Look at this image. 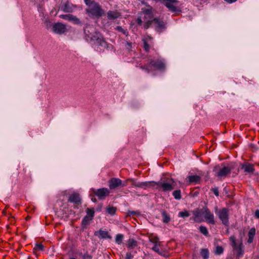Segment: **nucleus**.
<instances>
[{"mask_svg": "<svg viewBox=\"0 0 259 259\" xmlns=\"http://www.w3.org/2000/svg\"><path fill=\"white\" fill-rule=\"evenodd\" d=\"M224 1L229 4H231L232 3H234L236 1H237V0H224Z\"/></svg>", "mask_w": 259, "mask_h": 259, "instance_id": "46", "label": "nucleus"}, {"mask_svg": "<svg viewBox=\"0 0 259 259\" xmlns=\"http://www.w3.org/2000/svg\"><path fill=\"white\" fill-rule=\"evenodd\" d=\"M156 182L151 181V182H140L138 183H133V185L136 187L146 188L147 187H155Z\"/></svg>", "mask_w": 259, "mask_h": 259, "instance_id": "16", "label": "nucleus"}, {"mask_svg": "<svg viewBox=\"0 0 259 259\" xmlns=\"http://www.w3.org/2000/svg\"><path fill=\"white\" fill-rule=\"evenodd\" d=\"M70 259H75V258L72 257V258H70Z\"/></svg>", "mask_w": 259, "mask_h": 259, "instance_id": "50", "label": "nucleus"}, {"mask_svg": "<svg viewBox=\"0 0 259 259\" xmlns=\"http://www.w3.org/2000/svg\"><path fill=\"white\" fill-rule=\"evenodd\" d=\"M199 230L200 232L202 234H203L204 235H205L206 236H208V230H207V229L206 228V227L203 226H201L199 227Z\"/></svg>", "mask_w": 259, "mask_h": 259, "instance_id": "31", "label": "nucleus"}, {"mask_svg": "<svg viewBox=\"0 0 259 259\" xmlns=\"http://www.w3.org/2000/svg\"><path fill=\"white\" fill-rule=\"evenodd\" d=\"M59 17L68 21L72 22L75 24H78L80 23V20L76 16L71 14H64L60 15Z\"/></svg>", "mask_w": 259, "mask_h": 259, "instance_id": "15", "label": "nucleus"}, {"mask_svg": "<svg viewBox=\"0 0 259 259\" xmlns=\"http://www.w3.org/2000/svg\"><path fill=\"white\" fill-rule=\"evenodd\" d=\"M53 30L56 33L62 34L66 32V26L62 23H56L53 26Z\"/></svg>", "mask_w": 259, "mask_h": 259, "instance_id": "10", "label": "nucleus"}, {"mask_svg": "<svg viewBox=\"0 0 259 259\" xmlns=\"http://www.w3.org/2000/svg\"><path fill=\"white\" fill-rule=\"evenodd\" d=\"M44 248V246L41 243H37L34 247V250L36 252L42 250Z\"/></svg>", "mask_w": 259, "mask_h": 259, "instance_id": "29", "label": "nucleus"}, {"mask_svg": "<svg viewBox=\"0 0 259 259\" xmlns=\"http://www.w3.org/2000/svg\"><path fill=\"white\" fill-rule=\"evenodd\" d=\"M193 213L194 217V220L196 222H200L201 221V212L199 209H196L193 211Z\"/></svg>", "mask_w": 259, "mask_h": 259, "instance_id": "23", "label": "nucleus"}, {"mask_svg": "<svg viewBox=\"0 0 259 259\" xmlns=\"http://www.w3.org/2000/svg\"><path fill=\"white\" fill-rule=\"evenodd\" d=\"M126 185L122 181L115 178H112L109 181V187L110 189H114L118 187H124Z\"/></svg>", "mask_w": 259, "mask_h": 259, "instance_id": "8", "label": "nucleus"}, {"mask_svg": "<svg viewBox=\"0 0 259 259\" xmlns=\"http://www.w3.org/2000/svg\"><path fill=\"white\" fill-rule=\"evenodd\" d=\"M152 24H153L155 30L159 33H161L166 29L165 23L161 19L154 18Z\"/></svg>", "mask_w": 259, "mask_h": 259, "instance_id": "7", "label": "nucleus"}, {"mask_svg": "<svg viewBox=\"0 0 259 259\" xmlns=\"http://www.w3.org/2000/svg\"><path fill=\"white\" fill-rule=\"evenodd\" d=\"M84 33L87 41L94 42L95 49L98 52L104 51L105 49H110L112 46L108 44L104 39L102 35L98 32H93V29L87 27L84 29Z\"/></svg>", "mask_w": 259, "mask_h": 259, "instance_id": "1", "label": "nucleus"}, {"mask_svg": "<svg viewBox=\"0 0 259 259\" xmlns=\"http://www.w3.org/2000/svg\"><path fill=\"white\" fill-rule=\"evenodd\" d=\"M202 213L205 220L208 223L211 224H214L215 222L214 220V215L210 211L208 208H204Z\"/></svg>", "mask_w": 259, "mask_h": 259, "instance_id": "12", "label": "nucleus"}, {"mask_svg": "<svg viewBox=\"0 0 259 259\" xmlns=\"http://www.w3.org/2000/svg\"><path fill=\"white\" fill-rule=\"evenodd\" d=\"M116 30L122 32L125 35H128V32L126 30L123 29L121 26H117L116 28Z\"/></svg>", "mask_w": 259, "mask_h": 259, "instance_id": "37", "label": "nucleus"}, {"mask_svg": "<svg viewBox=\"0 0 259 259\" xmlns=\"http://www.w3.org/2000/svg\"><path fill=\"white\" fill-rule=\"evenodd\" d=\"M69 201L78 204L80 202V199L78 194L76 193H73L69 196Z\"/></svg>", "mask_w": 259, "mask_h": 259, "instance_id": "20", "label": "nucleus"}, {"mask_svg": "<svg viewBox=\"0 0 259 259\" xmlns=\"http://www.w3.org/2000/svg\"><path fill=\"white\" fill-rule=\"evenodd\" d=\"M133 256L132 255L131 252H127L126 253V256L125 259H132Z\"/></svg>", "mask_w": 259, "mask_h": 259, "instance_id": "40", "label": "nucleus"}, {"mask_svg": "<svg viewBox=\"0 0 259 259\" xmlns=\"http://www.w3.org/2000/svg\"><path fill=\"white\" fill-rule=\"evenodd\" d=\"M255 216L257 218H259V210L257 209L255 211Z\"/></svg>", "mask_w": 259, "mask_h": 259, "instance_id": "45", "label": "nucleus"}, {"mask_svg": "<svg viewBox=\"0 0 259 259\" xmlns=\"http://www.w3.org/2000/svg\"><path fill=\"white\" fill-rule=\"evenodd\" d=\"M231 169L228 166H224L220 168L216 173L215 176L221 179L225 178L227 175L231 172Z\"/></svg>", "mask_w": 259, "mask_h": 259, "instance_id": "13", "label": "nucleus"}, {"mask_svg": "<svg viewBox=\"0 0 259 259\" xmlns=\"http://www.w3.org/2000/svg\"><path fill=\"white\" fill-rule=\"evenodd\" d=\"M159 239L157 237H154L149 239L150 241L155 244H160L161 242L159 241Z\"/></svg>", "mask_w": 259, "mask_h": 259, "instance_id": "35", "label": "nucleus"}, {"mask_svg": "<svg viewBox=\"0 0 259 259\" xmlns=\"http://www.w3.org/2000/svg\"><path fill=\"white\" fill-rule=\"evenodd\" d=\"M152 40V38L150 36H147L143 39L144 42V47L146 51H148L150 49V46L148 44Z\"/></svg>", "mask_w": 259, "mask_h": 259, "instance_id": "22", "label": "nucleus"}, {"mask_svg": "<svg viewBox=\"0 0 259 259\" xmlns=\"http://www.w3.org/2000/svg\"><path fill=\"white\" fill-rule=\"evenodd\" d=\"M106 210H107V212L109 214H110L111 215H113V214H115L116 209L114 207L109 206L107 207Z\"/></svg>", "mask_w": 259, "mask_h": 259, "instance_id": "34", "label": "nucleus"}, {"mask_svg": "<svg viewBox=\"0 0 259 259\" xmlns=\"http://www.w3.org/2000/svg\"><path fill=\"white\" fill-rule=\"evenodd\" d=\"M188 179L190 183H198L200 180V177L197 175L189 176L188 177Z\"/></svg>", "mask_w": 259, "mask_h": 259, "instance_id": "26", "label": "nucleus"}, {"mask_svg": "<svg viewBox=\"0 0 259 259\" xmlns=\"http://www.w3.org/2000/svg\"><path fill=\"white\" fill-rule=\"evenodd\" d=\"M216 213L222 223L226 226H228L229 225L228 210L227 208H223Z\"/></svg>", "mask_w": 259, "mask_h": 259, "instance_id": "6", "label": "nucleus"}, {"mask_svg": "<svg viewBox=\"0 0 259 259\" xmlns=\"http://www.w3.org/2000/svg\"><path fill=\"white\" fill-rule=\"evenodd\" d=\"M175 182L172 179H162L156 182L155 188L163 191H171L175 188Z\"/></svg>", "mask_w": 259, "mask_h": 259, "instance_id": "4", "label": "nucleus"}, {"mask_svg": "<svg viewBox=\"0 0 259 259\" xmlns=\"http://www.w3.org/2000/svg\"><path fill=\"white\" fill-rule=\"evenodd\" d=\"M127 44L129 46H130L131 45V43H130V42H127Z\"/></svg>", "mask_w": 259, "mask_h": 259, "instance_id": "49", "label": "nucleus"}, {"mask_svg": "<svg viewBox=\"0 0 259 259\" xmlns=\"http://www.w3.org/2000/svg\"><path fill=\"white\" fill-rule=\"evenodd\" d=\"M76 6L74 5L69 2L63 3L61 6V10L65 13H71L75 8Z\"/></svg>", "mask_w": 259, "mask_h": 259, "instance_id": "11", "label": "nucleus"}, {"mask_svg": "<svg viewBox=\"0 0 259 259\" xmlns=\"http://www.w3.org/2000/svg\"><path fill=\"white\" fill-rule=\"evenodd\" d=\"M93 219L91 218L88 217V216H85L84 218L83 219L82 222H81V225L82 227L84 229L86 228V227L90 224V222Z\"/></svg>", "mask_w": 259, "mask_h": 259, "instance_id": "24", "label": "nucleus"}, {"mask_svg": "<svg viewBox=\"0 0 259 259\" xmlns=\"http://www.w3.org/2000/svg\"><path fill=\"white\" fill-rule=\"evenodd\" d=\"M253 237L252 236H248V239L247 242L249 243H251L253 241Z\"/></svg>", "mask_w": 259, "mask_h": 259, "instance_id": "44", "label": "nucleus"}, {"mask_svg": "<svg viewBox=\"0 0 259 259\" xmlns=\"http://www.w3.org/2000/svg\"><path fill=\"white\" fill-rule=\"evenodd\" d=\"M161 245V243L160 244H155L154 246L152 247V249L153 250H154L155 251L157 252V253H158L159 254H162V252H161L160 250H159V246H160Z\"/></svg>", "mask_w": 259, "mask_h": 259, "instance_id": "36", "label": "nucleus"}, {"mask_svg": "<svg viewBox=\"0 0 259 259\" xmlns=\"http://www.w3.org/2000/svg\"><path fill=\"white\" fill-rule=\"evenodd\" d=\"M136 213V212L134 211H130L128 212V214L130 215H133L135 214Z\"/></svg>", "mask_w": 259, "mask_h": 259, "instance_id": "47", "label": "nucleus"}, {"mask_svg": "<svg viewBox=\"0 0 259 259\" xmlns=\"http://www.w3.org/2000/svg\"><path fill=\"white\" fill-rule=\"evenodd\" d=\"M93 193L97 195L100 199H103L106 196L109 195V191L107 188H101L96 190L92 189L91 190Z\"/></svg>", "mask_w": 259, "mask_h": 259, "instance_id": "9", "label": "nucleus"}, {"mask_svg": "<svg viewBox=\"0 0 259 259\" xmlns=\"http://www.w3.org/2000/svg\"><path fill=\"white\" fill-rule=\"evenodd\" d=\"M161 214L162 216V221L165 223H168L170 220V217L169 214H168L165 211L162 210L161 211Z\"/></svg>", "mask_w": 259, "mask_h": 259, "instance_id": "25", "label": "nucleus"}, {"mask_svg": "<svg viewBox=\"0 0 259 259\" xmlns=\"http://www.w3.org/2000/svg\"><path fill=\"white\" fill-rule=\"evenodd\" d=\"M87 13L90 16L99 18L105 14L104 11L102 9L99 3L93 2L92 4L86 9Z\"/></svg>", "mask_w": 259, "mask_h": 259, "instance_id": "3", "label": "nucleus"}, {"mask_svg": "<svg viewBox=\"0 0 259 259\" xmlns=\"http://www.w3.org/2000/svg\"><path fill=\"white\" fill-rule=\"evenodd\" d=\"M190 216V213L187 210H184L183 211H180L178 213V217H181V218H187Z\"/></svg>", "mask_w": 259, "mask_h": 259, "instance_id": "28", "label": "nucleus"}, {"mask_svg": "<svg viewBox=\"0 0 259 259\" xmlns=\"http://www.w3.org/2000/svg\"><path fill=\"white\" fill-rule=\"evenodd\" d=\"M165 66V61L161 58H158L155 60H150L148 64L141 66L140 68L149 73L154 70L164 71Z\"/></svg>", "mask_w": 259, "mask_h": 259, "instance_id": "2", "label": "nucleus"}, {"mask_svg": "<svg viewBox=\"0 0 259 259\" xmlns=\"http://www.w3.org/2000/svg\"><path fill=\"white\" fill-rule=\"evenodd\" d=\"M232 240V246L234 248V250L235 251L236 255L238 256L242 255L243 253L242 248V244L238 245L235 242V239L234 236L231 237Z\"/></svg>", "mask_w": 259, "mask_h": 259, "instance_id": "14", "label": "nucleus"}, {"mask_svg": "<svg viewBox=\"0 0 259 259\" xmlns=\"http://www.w3.org/2000/svg\"><path fill=\"white\" fill-rule=\"evenodd\" d=\"M223 248L220 246H217L215 248V252L217 254H221L223 252Z\"/></svg>", "mask_w": 259, "mask_h": 259, "instance_id": "38", "label": "nucleus"}, {"mask_svg": "<svg viewBox=\"0 0 259 259\" xmlns=\"http://www.w3.org/2000/svg\"><path fill=\"white\" fill-rule=\"evenodd\" d=\"M172 195L176 199H180L181 198V193L180 190L174 191Z\"/></svg>", "mask_w": 259, "mask_h": 259, "instance_id": "33", "label": "nucleus"}, {"mask_svg": "<svg viewBox=\"0 0 259 259\" xmlns=\"http://www.w3.org/2000/svg\"><path fill=\"white\" fill-rule=\"evenodd\" d=\"M123 238V235L121 234H118L116 236L115 242L118 244H120L122 243Z\"/></svg>", "mask_w": 259, "mask_h": 259, "instance_id": "30", "label": "nucleus"}, {"mask_svg": "<svg viewBox=\"0 0 259 259\" xmlns=\"http://www.w3.org/2000/svg\"><path fill=\"white\" fill-rule=\"evenodd\" d=\"M143 19L141 17H138L137 20V22L138 25H141L143 22Z\"/></svg>", "mask_w": 259, "mask_h": 259, "instance_id": "41", "label": "nucleus"}, {"mask_svg": "<svg viewBox=\"0 0 259 259\" xmlns=\"http://www.w3.org/2000/svg\"><path fill=\"white\" fill-rule=\"evenodd\" d=\"M255 234V229L254 228H252L250 229L248 232V236H252L254 237Z\"/></svg>", "mask_w": 259, "mask_h": 259, "instance_id": "39", "label": "nucleus"}, {"mask_svg": "<svg viewBox=\"0 0 259 259\" xmlns=\"http://www.w3.org/2000/svg\"><path fill=\"white\" fill-rule=\"evenodd\" d=\"M100 236L103 239H111L112 237L109 235V233L105 230H100L98 232H95V235Z\"/></svg>", "mask_w": 259, "mask_h": 259, "instance_id": "19", "label": "nucleus"}, {"mask_svg": "<svg viewBox=\"0 0 259 259\" xmlns=\"http://www.w3.org/2000/svg\"><path fill=\"white\" fill-rule=\"evenodd\" d=\"M201 254L204 259H207L209 257V253L207 249H202Z\"/></svg>", "mask_w": 259, "mask_h": 259, "instance_id": "27", "label": "nucleus"}, {"mask_svg": "<svg viewBox=\"0 0 259 259\" xmlns=\"http://www.w3.org/2000/svg\"><path fill=\"white\" fill-rule=\"evenodd\" d=\"M107 18L110 20H114L120 16V13L117 11H109L107 14Z\"/></svg>", "mask_w": 259, "mask_h": 259, "instance_id": "17", "label": "nucleus"}, {"mask_svg": "<svg viewBox=\"0 0 259 259\" xmlns=\"http://www.w3.org/2000/svg\"><path fill=\"white\" fill-rule=\"evenodd\" d=\"M92 200L93 201V202H96V199L95 198V197H92L91 198Z\"/></svg>", "mask_w": 259, "mask_h": 259, "instance_id": "48", "label": "nucleus"}, {"mask_svg": "<svg viewBox=\"0 0 259 259\" xmlns=\"http://www.w3.org/2000/svg\"><path fill=\"white\" fill-rule=\"evenodd\" d=\"M212 191L215 196H219V190H218V188H213L212 189Z\"/></svg>", "mask_w": 259, "mask_h": 259, "instance_id": "42", "label": "nucleus"}, {"mask_svg": "<svg viewBox=\"0 0 259 259\" xmlns=\"http://www.w3.org/2000/svg\"><path fill=\"white\" fill-rule=\"evenodd\" d=\"M126 246L130 249H133L138 246V242L135 239L130 238L127 242Z\"/></svg>", "mask_w": 259, "mask_h": 259, "instance_id": "21", "label": "nucleus"}, {"mask_svg": "<svg viewBox=\"0 0 259 259\" xmlns=\"http://www.w3.org/2000/svg\"><path fill=\"white\" fill-rule=\"evenodd\" d=\"M95 211L94 209L87 208V215L88 217L93 219L94 216Z\"/></svg>", "mask_w": 259, "mask_h": 259, "instance_id": "32", "label": "nucleus"}, {"mask_svg": "<svg viewBox=\"0 0 259 259\" xmlns=\"http://www.w3.org/2000/svg\"><path fill=\"white\" fill-rule=\"evenodd\" d=\"M142 13L144 15L143 22H144V27L147 29L150 25L152 24L153 21L152 8L149 7L147 9H142Z\"/></svg>", "mask_w": 259, "mask_h": 259, "instance_id": "5", "label": "nucleus"}, {"mask_svg": "<svg viewBox=\"0 0 259 259\" xmlns=\"http://www.w3.org/2000/svg\"><path fill=\"white\" fill-rule=\"evenodd\" d=\"M84 2L85 5L89 7V5H91L93 1H91V0H84Z\"/></svg>", "mask_w": 259, "mask_h": 259, "instance_id": "43", "label": "nucleus"}, {"mask_svg": "<svg viewBox=\"0 0 259 259\" xmlns=\"http://www.w3.org/2000/svg\"><path fill=\"white\" fill-rule=\"evenodd\" d=\"M241 168L246 172L251 173L254 170V167L252 164L244 163L241 164Z\"/></svg>", "mask_w": 259, "mask_h": 259, "instance_id": "18", "label": "nucleus"}]
</instances>
